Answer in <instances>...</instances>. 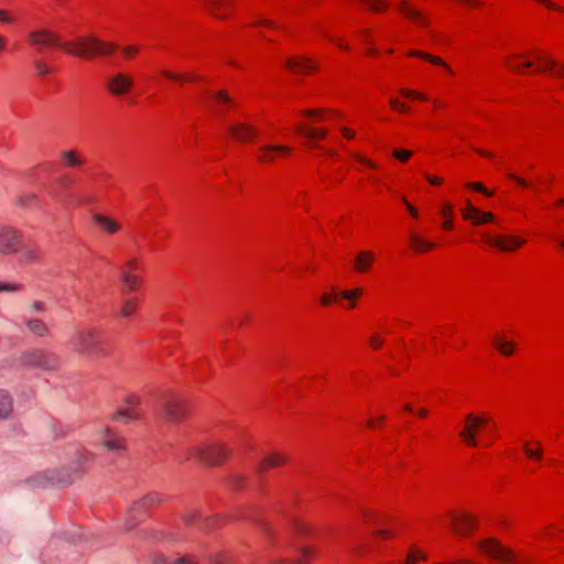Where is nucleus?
I'll use <instances>...</instances> for the list:
<instances>
[{"label": "nucleus", "mask_w": 564, "mask_h": 564, "mask_svg": "<svg viewBox=\"0 0 564 564\" xmlns=\"http://www.w3.org/2000/svg\"><path fill=\"white\" fill-rule=\"evenodd\" d=\"M29 41L36 46H55L62 48L66 54L86 58L98 54L110 55L117 46L112 43L104 42L93 35L79 39L74 43H62L58 35L45 30H36L29 33Z\"/></svg>", "instance_id": "1"}, {"label": "nucleus", "mask_w": 564, "mask_h": 564, "mask_svg": "<svg viewBox=\"0 0 564 564\" xmlns=\"http://www.w3.org/2000/svg\"><path fill=\"white\" fill-rule=\"evenodd\" d=\"M100 344V332L91 327L79 328L70 337L73 350L87 358L101 354Z\"/></svg>", "instance_id": "2"}, {"label": "nucleus", "mask_w": 564, "mask_h": 564, "mask_svg": "<svg viewBox=\"0 0 564 564\" xmlns=\"http://www.w3.org/2000/svg\"><path fill=\"white\" fill-rule=\"evenodd\" d=\"M20 364L29 369L54 371L61 365V358L53 351L34 348L25 350L19 358Z\"/></svg>", "instance_id": "3"}, {"label": "nucleus", "mask_w": 564, "mask_h": 564, "mask_svg": "<svg viewBox=\"0 0 564 564\" xmlns=\"http://www.w3.org/2000/svg\"><path fill=\"white\" fill-rule=\"evenodd\" d=\"M188 404L186 400L175 394L165 395L160 405L161 416L171 424H178L186 417Z\"/></svg>", "instance_id": "4"}, {"label": "nucleus", "mask_w": 564, "mask_h": 564, "mask_svg": "<svg viewBox=\"0 0 564 564\" xmlns=\"http://www.w3.org/2000/svg\"><path fill=\"white\" fill-rule=\"evenodd\" d=\"M193 454L204 464L217 466L230 456L231 451L226 444L213 443L194 448Z\"/></svg>", "instance_id": "5"}, {"label": "nucleus", "mask_w": 564, "mask_h": 564, "mask_svg": "<svg viewBox=\"0 0 564 564\" xmlns=\"http://www.w3.org/2000/svg\"><path fill=\"white\" fill-rule=\"evenodd\" d=\"M489 423V419L485 414L468 413L465 417L464 429L459 436L468 446H477L478 433Z\"/></svg>", "instance_id": "6"}, {"label": "nucleus", "mask_w": 564, "mask_h": 564, "mask_svg": "<svg viewBox=\"0 0 564 564\" xmlns=\"http://www.w3.org/2000/svg\"><path fill=\"white\" fill-rule=\"evenodd\" d=\"M21 232L11 226L0 227V254H15L21 249Z\"/></svg>", "instance_id": "7"}, {"label": "nucleus", "mask_w": 564, "mask_h": 564, "mask_svg": "<svg viewBox=\"0 0 564 564\" xmlns=\"http://www.w3.org/2000/svg\"><path fill=\"white\" fill-rule=\"evenodd\" d=\"M479 547L484 553L490 557L497 558L501 562H510L514 558L511 550L502 546L496 539H486L479 543Z\"/></svg>", "instance_id": "8"}, {"label": "nucleus", "mask_w": 564, "mask_h": 564, "mask_svg": "<svg viewBox=\"0 0 564 564\" xmlns=\"http://www.w3.org/2000/svg\"><path fill=\"white\" fill-rule=\"evenodd\" d=\"M134 80L132 76L126 73H116L107 82V88L113 96H123L133 87Z\"/></svg>", "instance_id": "9"}, {"label": "nucleus", "mask_w": 564, "mask_h": 564, "mask_svg": "<svg viewBox=\"0 0 564 564\" xmlns=\"http://www.w3.org/2000/svg\"><path fill=\"white\" fill-rule=\"evenodd\" d=\"M161 501V497L158 494H150L144 496L141 500L137 501L129 510V518L127 521L128 529H131L137 523V516L143 513L147 509L156 502Z\"/></svg>", "instance_id": "10"}, {"label": "nucleus", "mask_w": 564, "mask_h": 564, "mask_svg": "<svg viewBox=\"0 0 564 564\" xmlns=\"http://www.w3.org/2000/svg\"><path fill=\"white\" fill-rule=\"evenodd\" d=\"M234 139L240 142H247L258 137L259 131L256 127L247 122H235L227 127Z\"/></svg>", "instance_id": "11"}, {"label": "nucleus", "mask_w": 564, "mask_h": 564, "mask_svg": "<svg viewBox=\"0 0 564 564\" xmlns=\"http://www.w3.org/2000/svg\"><path fill=\"white\" fill-rule=\"evenodd\" d=\"M486 240L491 246L507 252H511L524 243L523 239L513 236H487Z\"/></svg>", "instance_id": "12"}, {"label": "nucleus", "mask_w": 564, "mask_h": 564, "mask_svg": "<svg viewBox=\"0 0 564 564\" xmlns=\"http://www.w3.org/2000/svg\"><path fill=\"white\" fill-rule=\"evenodd\" d=\"M291 148L281 144H264L258 150V161L261 163H272L275 160V154H289Z\"/></svg>", "instance_id": "13"}, {"label": "nucleus", "mask_w": 564, "mask_h": 564, "mask_svg": "<svg viewBox=\"0 0 564 564\" xmlns=\"http://www.w3.org/2000/svg\"><path fill=\"white\" fill-rule=\"evenodd\" d=\"M454 530L459 534H468L476 529L477 520L469 514H462L460 517H453Z\"/></svg>", "instance_id": "14"}, {"label": "nucleus", "mask_w": 564, "mask_h": 564, "mask_svg": "<svg viewBox=\"0 0 564 564\" xmlns=\"http://www.w3.org/2000/svg\"><path fill=\"white\" fill-rule=\"evenodd\" d=\"M93 220L108 235H113L120 229V225L116 220L101 214H94Z\"/></svg>", "instance_id": "15"}, {"label": "nucleus", "mask_w": 564, "mask_h": 564, "mask_svg": "<svg viewBox=\"0 0 564 564\" xmlns=\"http://www.w3.org/2000/svg\"><path fill=\"white\" fill-rule=\"evenodd\" d=\"M102 441H104V446L108 451L120 452V451H123L126 447L124 438L120 437V436L112 435L109 430H106L104 432Z\"/></svg>", "instance_id": "16"}, {"label": "nucleus", "mask_w": 564, "mask_h": 564, "mask_svg": "<svg viewBox=\"0 0 564 564\" xmlns=\"http://www.w3.org/2000/svg\"><path fill=\"white\" fill-rule=\"evenodd\" d=\"M18 253H20L19 260L22 263H32L40 260V249L36 246L23 245L22 240L21 249Z\"/></svg>", "instance_id": "17"}, {"label": "nucleus", "mask_w": 564, "mask_h": 564, "mask_svg": "<svg viewBox=\"0 0 564 564\" xmlns=\"http://www.w3.org/2000/svg\"><path fill=\"white\" fill-rule=\"evenodd\" d=\"M286 66L296 73H308L316 68L313 62L305 57L291 58L286 62Z\"/></svg>", "instance_id": "18"}, {"label": "nucleus", "mask_w": 564, "mask_h": 564, "mask_svg": "<svg viewBox=\"0 0 564 564\" xmlns=\"http://www.w3.org/2000/svg\"><path fill=\"white\" fill-rule=\"evenodd\" d=\"M13 412V399L11 394L0 389V421L8 420Z\"/></svg>", "instance_id": "19"}, {"label": "nucleus", "mask_w": 564, "mask_h": 564, "mask_svg": "<svg viewBox=\"0 0 564 564\" xmlns=\"http://www.w3.org/2000/svg\"><path fill=\"white\" fill-rule=\"evenodd\" d=\"M23 323L28 330L36 336H47L50 330L45 322L37 318H23Z\"/></svg>", "instance_id": "20"}, {"label": "nucleus", "mask_w": 564, "mask_h": 564, "mask_svg": "<svg viewBox=\"0 0 564 564\" xmlns=\"http://www.w3.org/2000/svg\"><path fill=\"white\" fill-rule=\"evenodd\" d=\"M295 130L299 133L304 134L305 137H307L311 140L325 139L326 135H327V129H325V128H313V127H310V126H305L303 123L297 124Z\"/></svg>", "instance_id": "21"}, {"label": "nucleus", "mask_w": 564, "mask_h": 564, "mask_svg": "<svg viewBox=\"0 0 564 564\" xmlns=\"http://www.w3.org/2000/svg\"><path fill=\"white\" fill-rule=\"evenodd\" d=\"M288 462L286 456L279 453H271L265 456L259 465V471H264L268 468H273Z\"/></svg>", "instance_id": "22"}, {"label": "nucleus", "mask_w": 564, "mask_h": 564, "mask_svg": "<svg viewBox=\"0 0 564 564\" xmlns=\"http://www.w3.org/2000/svg\"><path fill=\"white\" fill-rule=\"evenodd\" d=\"M373 262V253L370 251H361L355 260V269L358 272H367Z\"/></svg>", "instance_id": "23"}, {"label": "nucleus", "mask_w": 564, "mask_h": 564, "mask_svg": "<svg viewBox=\"0 0 564 564\" xmlns=\"http://www.w3.org/2000/svg\"><path fill=\"white\" fill-rule=\"evenodd\" d=\"M61 160L67 167H78L84 163L82 156L74 150H65L61 152Z\"/></svg>", "instance_id": "24"}, {"label": "nucleus", "mask_w": 564, "mask_h": 564, "mask_svg": "<svg viewBox=\"0 0 564 564\" xmlns=\"http://www.w3.org/2000/svg\"><path fill=\"white\" fill-rule=\"evenodd\" d=\"M113 419L118 420V421H122L124 423H129V422H133V421H138V420L142 419V414L140 413V411H134V410L124 408V409L117 411L113 414Z\"/></svg>", "instance_id": "25"}, {"label": "nucleus", "mask_w": 564, "mask_h": 564, "mask_svg": "<svg viewBox=\"0 0 564 564\" xmlns=\"http://www.w3.org/2000/svg\"><path fill=\"white\" fill-rule=\"evenodd\" d=\"M410 242L413 249L417 252H425L427 250H432L435 248V243L424 240L423 238L415 234L410 235Z\"/></svg>", "instance_id": "26"}, {"label": "nucleus", "mask_w": 564, "mask_h": 564, "mask_svg": "<svg viewBox=\"0 0 564 564\" xmlns=\"http://www.w3.org/2000/svg\"><path fill=\"white\" fill-rule=\"evenodd\" d=\"M400 9L408 18L417 21L423 26L427 25V21L422 17L421 12L410 8L405 1L400 2Z\"/></svg>", "instance_id": "27"}, {"label": "nucleus", "mask_w": 564, "mask_h": 564, "mask_svg": "<svg viewBox=\"0 0 564 564\" xmlns=\"http://www.w3.org/2000/svg\"><path fill=\"white\" fill-rule=\"evenodd\" d=\"M409 54L411 56L420 57V58H423L425 61H429V62H431V63H433L435 65L443 66L449 73L452 72L449 66L443 59H441L437 56H433L431 54H427V53H424V52H420V51H411Z\"/></svg>", "instance_id": "28"}, {"label": "nucleus", "mask_w": 564, "mask_h": 564, "mask_svg": "<svg viewBox=\"0 0 564 564\" xmlns=\"http://www.w3.org/2000/svg\"><path fill=\"white\" fill-rule=\"evenodd\" d=\"M123 284V293L133 292L140 283L138 275L120 274Z\"/></svg>", "instance_id": "29"}, {"label": "nucleus", "mask_w": 564, "mask_h": 564, "mask_svg": "<svg viewBox=\"0 0 564 564\" xmlns=\"http://www.w3.org/2000/svg\"><path fill=\"white\" fill-rule=\"evenodd\" d=\"M209 12L217 19L224 20L227 14L221 12L219 8L225 3L226 0H205Z\"/></svg>", "instance_id": "30"}, {"label": "nucleus", "mask_w": 564, "mask_h": 564, "mask_svg": "<svg viewBox=\"0 0 564 564\" xmlns=\"http://www.w3.org/2000/svg\"><path fill=\"white\" fill-rule=\"evenodd\" d=\"M495 346L506 356H511L513 354L514 344L512 341H503L500 336L495 337Z\"/></svg>", "instance_id": "31"}, {"label": "nucleus", "mask_w": 564, "mask_h": 564, "mask_svg": "<svg viewBox=\"0 0 564 564\" xmlns=\"http://www.w3.org/2000/svg\"><path fill=\"white\" fill-rule=\"evenodd\" d=\"M137 306H138V303L135 300H127L122 306H121V310H120V315L122 317H129L131 316L135 310H137Z\"/></svg>", "instance_id": "32"}, {"label": "nucleus", "mask_w": 564, "mask_h": 564, "mask_svg": "<svg viewBox=\"0 0 564 564\" xmlns=\"http://www.w3.org/2000/svg\"><path fill=\"white\" fill-rule=\"evenodd\" d=\"M524 453H525V455L529 458H532V459H541L542 455H543V452H542V448H541L540 444H538V448L536 449H532V448H529L528 444L525 443L524 444Z\"/></svg>", "instance_id": "33"}, {"label": "nucleus", "mask_w": 564, "mask_h": 564, "mask_svg": "<svg viewBox=\"0 0 564 564\" xmlns=\"http://www.w3.org/2000/svg\"><path fill=\"white\" fill-rule=\"evenodd\" d=\"M138 270V262L135 259L127 261L121 270V274L135 275L134 272Z\"/></svg>", "instance_id": "34"}, {"label": "nucleus", "mask_w": 564, "mask_h": 564, "mask_svg": "<svg viewBox=\"0 0 564 564\" xmlns=\"http://www.w3.org/2000/svg\"><path fill=\"white\" fill-rule=\"evenodd\" d=\"M494 220V215L488 212H480L477 214V216L474 218V224H484L487 221Z\"/></svg>", "instance_id": "35"}, {"label": "nucleus", "mask_w": 564, "mask_h": 564, "mask_svg": "<svg viewBox=\"0 0 564 564\" xmlns=\"http://www.w3.org/2000/svg\"><path fill=\"white\" fill-rule=\"evenodd\" d=\"M126 408L134 411H139L140 398L137 395H129L124 401Z\"/></svg>", "instance_id": "36"}, {"label": "nucleus", "mask_w": 564, "mask_h": 564, "mask_svg": "<svg viewBox=\"0 0 564 564\" xmlns=\"http://www.w3.org/2000/svg\"><path fill=\"white\" fill-rule=\"evenodd\" d=\"M392 154L399 161L405 162V161H408L412 156V151L403 150V149H397V150L393 151Z\"/></svg>", "instance_id": "37"}, {"label": "nucleus", "mask_w": 564, "mask_h": 564, "mask_svg": "<svg viewBox=\"0 0 564 564\" xmlns=\"http://www.w3.org/2000/svg\"><path fill=\"white\" fill-rule=\"evenodd\" d=\"M479 210L475 208L469 202H466V209L463 212V216L466 219H471L474 221V218L477 216Z\"/></svg>", "instance_id": "38"}, {"label": "nucleus", "mask_w": 564, "mask_h": 564, "mask_svg": "<svg viewBox=\"0 0 564 564\" xmlns=\"http://www.w3.org/2000/svg\"><path fill=\"white\" fill-rule=\"evenodd\" d=\"M22 289L19 283L0 282V292H18Z\"/></svg>", "instance_id": "39"}, {"label": "nucleus", "mask_w": 564, "mask_h": 564, "mask_svg": "<svg viewBox=\"0 0 564 564\" xmlns=\"http://www.w3.org/2000/svg\"><path fill=\"white\" fill-rule=\"evenodd\" d=\"M400 93L406 97V98H413V99H419V100H426V97L421 94V93H417L415 90H410V89H401Z\"/></svg>", "instance_id": "40"}, {"label": "nucleus", "mask_w": 564, "mask_h": 564, "mask_svg": "<svg viewBox=\"0 0 564 564\" xmlns=\"http://www.w3.org/2000/svg\"><path fill=\"white\" fill-rule=\"evenodd\" d=\"M162 75L170 79H176V80H194L195 79V78L188 77L184 74H173L169 70H162Z\"/></svg>", "instance_id": "41"}, {"label": "nucleus", "mask_w": 564, "mask_h": 564, "mask_svg": "<svg viewBox=\"0 0 564 564\" xmlns=\"http://www.w3.org/2000/svg\"><path fill=\"white\" fill-rule=\"evenodd\" d=\"M361 292H362L361 289H354V290L344 291L340 293V295L344 299L351 301L352 299L360 296Z\"/></svg>", "instance_id": "42"}, {"label": "nucleus", "mask_w": 564, "mask_h": 564, "mask_svg": "<svg viewBox=\"0 0 564 564\" xmlns=\"http://www.w3.org/2000/svg\"><path fill=\"white\" fill-rule=\"evenodd\" d=\"M390 105L393 109H395L400 112H406L409 110V107L405 104L399 101L395 98L390 99Z\"/></svg>", "instance_id": "43"}, {"label": "nucleus", "mask_w": 564, "mask_h": 564, "mask_svg": "<svg viewBox=\"0 0 564 564\" xmlns=\"http://www.w3.org/2000/svg\"><path fill=\"white\" fill-rule=\"evenodd\" d=\"M139 52V48L133 45H128L122 48V54L126 58H131L132 56L137 55Z\"/></svg>", "instance_id": "44"}, {"label": "nucleus", "mask_w": 564, "mask_h": 564, "mask_svg": "<svg viewBox=\"0 0 564 564\" xmlns=\"http://www.w3.org/2000/svg\"><path fill=\"white\" fill-rule=\"evenodd\" d=\"M34 66L40 76H45V75L50 74V68L43 62L37 61L34 63Z\"/></svg>", "instance_id": "45"}, {"label": "nucleus", "mask_w": 564, "mask_h": 564, "mask_svg": "<svg viewBox=\"0 0 564 564\" xmlns=\"http://www.w3.org/2000/svg\"><path fill=\"white\" fill-rule=\"evenodd\" d=\"M257 524L259 525L261 531L268 536V539L271 540L273 538L272 530L270 529V527L265 522H263L261 520H257Z\"/></svg>", "instance_id": "46"}, {"label": "nucleus", "mask_w": 564, "mask_h": 564, "mask_svg": "<svg viewBox=\"0 0 564 564\" xmlns=\"http://www.w3.org/2000/svg\"><path fill=\"white\" fill-rule=\"evenodd\" d=\"M215 98L218 100V101H221L224 104H227V105H230L231 104V99L230 97L228 96V94L224 90H219L215 94Z\"/></svg>", "instance_id": "47"}, {"label": "nucleus", "mask_w": 564, "mask_h": 564, "mask_svg": "<svg viewBox=\"0 0 564 564\" xmlns=\"http://www.w3.org/2000/svg\"><path fill=\"white\" fill-rule=\"evenodd\" d=\"M507 64L511 67V69H513L516 72H522L523 69L530 68L532 66L531 62H523L520 65H513L510 63L509 59H507Z\"/></svg>", "instance_id": "48"}, {"label": "nucleus", "mask_w": 564, "mask_h": 564, "mask_svg": "<svg viewBox=\"0 0 564 564\" xmlns=\"http://www.w3.org/2000/svg\"><path fill=\"white\" fill-rule=\"evenodd\" d=\"M419 555L421 558H426V556L423 553H421L420 551H417V553L411 552V553H409V555L406 557L405 564H414L415 561L417 560Z\"/></svg>", "instance_id": "49"}, {"label": "nucleus", "mask_w": 564, "mask_h": 564, "mask_svg": "<svg viewBox=\"0 0 564 564\" xmlns=\"http://www.w3.org/2000/svg\"><path fill=\"white\" fill-rule=\"evenodd\" d=\"M324 109H308L304 111V115L307 117L318 118L322 120V115L324 113Z\"/></svg>", "instance_id": "50"}, {"label": "nucleus", "mask_w": 564, "mask_h": 564, "mask_svg": "<svg viewBox=\"0 0 564 564\" xmlns=\"http://www.w3.org/2000/svg\"><path fill=\"white\" fill-rule=\"evenodd\" d=\"M212 564H231L230 560L224 555V554H217L213 561Z\"/></svg>", "instance_id": "51"}, {"label": "nucleus", "mask_w": 564, "mask_h": 564, "mask_svg": "<svg viewBox=\"0 0 564 564\" xmlns=\"http://www.w3.org/2000/svg\"><path fill=\"white\" fill-rule=\"evenodd\" d=\"M337 297H338L337 294H334V295L323 294L321 297V302L323 305L327 306V305L332 304Z\"/></svg>", "instance_id": "52"}, {"label": "nucleus", "mask_w": 564, "mask_h": 564, "mask_svg": "<svg viewBox=\"0 0 564 564\" xmlns=\"http://www.w3.org/2000/svg\"><path fill=\"white\" fill-rule=\"evenodd\" d=\"M45 311V305L42 302H33L30 305V312L41 313Z\"/></svg>", "instance_id": "53"}, {"label": "nucleus", "mask_w": 564, "mask_h": 564, "mask_svg": "<svg viewBox=\"0 0 564 564\" xmlns=\"http://www.w3.org/2000/svg\"><path fill=\"white\" fill-rule=\"evenodd\" d=\"M468 186L486 195H491V193H489L481 183H470Z\"/></svg>", "instance_id": "54"}, {"label": "nucleus", "mask_w": 564, "mask_h": 564, "mask_svg": "<svg viewBox=\"0 0 564 564\" xmlns=\"http://www.w3.org/2000/svg\"><path fill=\"white\" fill-rule=\"evenodd\" d=\"M508 177L514 182H517L519 185L527 187L528 182L524 178H521L512 173H508Z\"/></svg>", "instance_id": "55"}, {"label": "nucleus", "mask_w": 564, "mask_h": 564, "mask_svg": "<svg viewBox=\"0 0 564 564\" xmlns=\"http://www.w3.org/2000/svg\"><path fill=\"white\" fill-rule=\"evenodd\" d=\"M402 202L405 204V207L408 208V210L410 212V214H411L414 218H416V217L419 216L416 208H415L413 205H411V204L405 199V197H402Z\"/></svg>", "instance_id": "56"}, {"label": "nucleus", "mask_w": 564, "mask_h": 564, "mask_svg": "<svg viewBox=\"0 0 564 564\" xmlns=\"http://www.w3.org/2000/svg\"><path fill=\"white\" fill-rule=\"evenodd\" d=\"M11 21L12 18L9 15V13L4 10H0V22L10 23Z\"/></svg>", "instance_id": "57"}, {"label": "nucleus", "mask_w": 564, "mask_h": 564, "mask_svg": "<svg viewBox=\"0 0 564 564\" xmlns=\"http://www.w3.org/2000/svg\"><path fill=\"white\" fill-rule=\"evenodd\" d=\"M382 339L377 336V335H373L371 338H370V344L375 347V348H379L381 345H382Z\"/></svg>", "instance_id": "58"}, {"label": "nucleus", "mask_w": 564, "mask_h": 564, "mask_svg": "<svg viewBox=\"0 0 564 564\" xmlns=\"http://www.w3.org/2000/svg\"><path fill=\"white\" fill-rule=\"evenodd\" d=\"M313 553L314 551L307 546L301 547V554L303 556V560L308 558Z\"/></svg>", "instance_id": "59"}, {"label": "nucleus", "mask_w": 564, "mask_h": 564, "mask_svg": "<svg viewBox=\"0 0 564 564\" xmlns=\"http://www.w3.org/2000/svg\"><path fill=\"white\" fill-rule=\"evenodd\" d=\"M196 514L195 513H186L183 516V520L187 525H191L193 521L195 520Z\"/></svg>", "instance_id": "60"}, {"label": "nucleus", "mask_w": 564, "mask_h": 564, "mask_svg": "<svg viewBox=\"0 0 564 564\" xmlns=\"http://www.w3.org/2000/svg\"><path fill=\"white\" fill-rule=\"evenodd\" d=\"M442 214L444 216H448V217L452 216L453 207L451 205H448V204L444 205L443 208H442Z\"/></svg>", "instance_id": "61"}, {"label": "nucleus", "mask_w": 564, "mask_h": 564, "mask_svg": "<svg viewBox=\"0 0 564 564\" xmlns=\"http://www.w3.org/2000/svg\"><path fill=\"white\" fill-rule=\"evenodd\" d=\"M426 180L433 184V185H438L441 184V178L440 177H436V176H430V175H425Z\"/></svg>", "instance_id": "62"}, {"label": "nucleus", "mask_w": 564, "mask_h": 564, "mask_svg": "<svg viewBox=\"0 0 564 564\" xmlns=\"http://www.w3.org/2000/svg\"><path fill=\"white\" fill-rule=\"evenodd\" d=\"M341 132L348 139L354 138V132L350 129H348V128H343Z\"/></svg>", "instance_id": "63"}, {"label": "nucleus", "mask_w": 564, "mask_h": 564, "mask_svg": "<svg viewBox=\"0 0 564 564\" xmlns=\"http://www.w3.org/2000/svg\"><path fill=\"white\" fill-rule=\"evenodd\" d=\"M171 564H191L186 557H180L174 560Z\"/></svg>", "instance_id": "64"}]
</instances>
